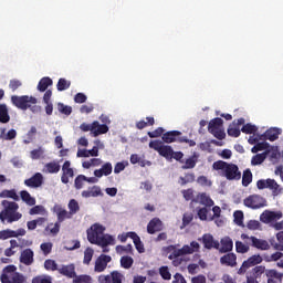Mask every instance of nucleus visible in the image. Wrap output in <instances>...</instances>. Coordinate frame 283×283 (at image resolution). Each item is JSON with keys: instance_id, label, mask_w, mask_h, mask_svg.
<instances>
[{"instance_id": "1", "label": "nucleus", "mask_w": 283, "mask_h": 283, "mask_svg": "<svg viewBox=\"0 0 283 283\" xmlns=\"http://www.w3.org/2000/svg\"><path fill=\"white\" fill-rule=\"evenodd\" d=\"M164 253H169L168 260H171L172 266H180L185 262L184 255H193L200 251V243L198 241H191L190 245L185 244L181 249L177 245H168L163 248Z\"/></svg>"}, {"instance_id": "2", "label": "nucleus", "mask_w": 283, "mask_h": 283, "mask_svg": "<svg viewBox=\"0 0 283 283\" xmlns=\"http://www.w3.org/2000/svg\"><path fill=\"white\" fill-rule=\"evenodd\" d=\"M212 169H214V171H221V176L227 180L238 181L242 179V171H240V167L233 163L218 160L213 163Z\"/></svg>"}, {"instance_id": "3", "label": "nucleus", "mask_w": 283, "mask_h": 283, "mask_svg": "<svg viewBox=\"0 0 283 283\" xmlns=\"http://www.w3.org/2000/svg\"><path fill=\"white\" fill-rule=\"evenodd\" d=\"M3 209L0 212V221L6 224H12V222H19L23 214L19 212V203L14 201L2 200L1 202Z\"/></svg>"}, {"instance_id": "4", "label": "nucleus", "mask_w": 283, "mask_h": 283, "mask_svg": "<svg viewBox=\"0 0 283 283\" xmlns=\"http://www.w3.org/2000/svg\"><path fill=\"white\" fill-rule=\"evenodd\" d=\"M11 103L12 105H14V107H18V109H22L23 112H25V109H32V112H34V107H32V105H36L38 99L36 97L28 95H12Z\"/></svg>"}, {"instance_id": "5", "label": "nucleus", "mask_w": 283, "mask_h": 283, "mask_svg": "<svg viewBox=\"0 0 283 283\" xmlns=\"http://www.w3.org/2000/svg\"><path fill=\"white\" fill-rule=\"evenodd\" d=\"M256 188L262 189H269L272 192L273 198H277L280 193H282L283 188L275 181V179H260L256 181Z\"/></svg>"}, {"instance_id": "6", "label": "nucleus", "mask_w": 283, "mask_h": 283, "mask_svg": "<svg viewBox=\"0 0 283 283\" xmlns=\"http://www.w3.org/2000/svg\"><path fill=\"white\" fill-rule=\"evenodd\" d=\"M148 146L150 149L157 151L159 156L166 158V160H171L174 154V148L171 146L165 145L161 140H151Z\"/></svg>"}, {"instance_id": "7", "label": "nucleus", "mask_w": 283, "mask_h": 283, "mask_svg": "<svg viewBox=\"0 0 283 283\" xmlns=\"http://www.w3.org/2000/svg\"><path fill=\"white\" fill-rule=\"evenodd\" d=\"M243 205L249 209H262L266 207V199L260 195H250L243 200Z\"/></svg>"}, {"instance_id": "8", "label": "nucleus", "mask_w": 283, "mask_h": 283, "mask_svg": "<svg viewBox=\"0 0 283 283\" xmlns=\"http://www.w3.org/2000/svg\"><path fill=\"white\" fill-rule=\"evenodd\" d=\"M241 240H250V245L253 247V249H258V251H269L271 249V244H269V241L264 239H258L256 237H249L247 233L241 234Z\"/></svg>"}, {"instance_id": "9", "label": "nucleus", "mask_w": 283, "mask_h": 283, "mask_svg": "<svg viewBox=\"0 0 283 283\" xmlns=\"http://www.w3.org/2000/svg\"><path fill=\"white\" fill-rule=\"evenodd\" d=\"M105 233V227L98 223H94L88 230H87V240L91 242V244H95L98 242V240L102 238V235Z\"/></svg>"}, {"instance_id": "10", "label": "nucleus", "mask_w": 283, "mask_h": 283, "mask_svg": "<svg viewBox=\"0 0 283 283\" xmlns=\"http://www.w3.org/2000/svg\"><path fill=\"white\" fill-rule=\"evenodd\" d=\"M282 211L265 210L260 216V220L261 222H263V224H271L273 222H277V220H282Z\"/></svg>"}, {"instance_id": "11", "label": "nucleus", "mask_w": 283, "mask_h": 283, "mask_svg": "<svg viewBox=\"0 0 283 283\" xmlns=\"http://www.w3.org/2000/svg\"><path fill=\"white\" fill-rule=\"evenodd\" d=\"M266 273V266L264 265H256L254 266L247 275L248 283H260L258 280L262 277Z\"/></svg>"}, {"instance_id": "12", "label": "nucleus", "mask_w": 283, "mask_h": 283, "mask_svg": "<svg viewBox=\"0 0 283 283\" xmlns=\"http://www.w3.org/2000/svg\"><path fill=\"white\" fill-rule=\"evenodd\" d=\"M262 256L260 254H254L245 260L241 268L239 269V274L242 275L245 271H249L251 266H258V264H262Z\"/></svg>"}, {"instance_id": "13", "label": "nucleus", "mask_w": 283, "mask_h": 283, "mask_svg": "<svg viewBox=\"0 0 283 283\" xmlns=\"http://www.w3.org/2000/svg\"><path fill=\"white\" fill-rule=\"evenodd\" d=\"M164 229L165 224L158 217L153 218L147 224V233H149V235H154V233H160V231Z\"/></svg>"}, {"instance_id": "14", "label": "nucleus", "mask_w": 283, "mask_h": 283, "mask_svg": "<svg viewBox=\"0 0 283 283\" xmlns=\"http://www.w3.org/2000/svg\"><path fill=\"white\" fill-rule=\"evenodd\" d=\"M24 185L30 189H39V187H43V174L35 172L32 177L24 180Z\"/></svg>"}, {"instance_id": "15", "label": "nucleus", "mask_w": 283, "mask_h": 283, "mask_svg": "<svg viewBox=\"0 0 283 283\" xmlns=\"http://www.w3.org/2000/svg\"><path fill=\"white\" fill-rule=\"evenodd\" d=\"M70 178H74V169L72 168V163L66 160L62 166L61 182H63V185H67L70 182Z\"/></svg>"}, {"instance_id": "16", "label": "nucleus", "mask_w": 283, "mask_h": 283, "mask_svg": "<svg viewBox=\"0 0 283 283\" xmlns=\"http://www.w3.org/2000/svg\"><path fill=\"white\" fill-rule=\"evenodd\" d=\"M181 136L182 133L180 130H169L163 134L161 140L167 145H171V143H180Z\"/></svg>"}, {"instance_id": "17", "label": "nucleus", "mask_w": 283, "mask_h": 283, "mask_svg": "<svg viewBox=\"0 0 283 283\" xmlns=\"http://www.w3.org/2000/svg\"><path fill=\"white\" fill-rule=\"evenodd\" d=\"M112 262V256L107 254H101L95 261V273H103L107 269V264Z\"/></svg>"}, {"instance_id": "18", "label": "nucleus", "mask_w": 283, "mask_h": 283, "mask_svg": "<svg viewBox=\"0 0 283 283\" xmlns=\"http://www.w3.org/2000/svg\"><path fill=\"white\" fill-rule=\"evenodd\" d=\"M201 242L205 247V249H208V251H211V249H220V241L216 240L213 238V234L206 233L201 238Z\"/></svg>"}, {"instance_id": "19", "label": "nucleus", "mask_w": 283, "mask_h": 283, "mask_svg": "<svg viewBox=\"0 0 283 283\" xmlns=\"http://www.w3.org/2000/svg\"><path fill=\"white\" fill-rule=\"evenodd\" d=\"M20 262L25 266H32L34 264V251L30 248L23 250L20 255Z\"/></svg>"}, {"instance_id": "20", "label": "nucleus", "mask_w": 283, "mask_h": 283, "mask_svg": "<svg viewBox=\"0 0 283 283\" xmlns=\"http://www.w3.org/2000/svg\"><path fill=\"white\" fill-rule=\"evenodd\" d=\"M1 283H25V275L15 272L10 276L8 274H1L0 276Z\"/></svg>"}, {"instance_id": "21", "label": "nucleus", "mask_w": 283, "mask_h": 283, "mask_svg": "<svg viewBox=\"0 0 283 283\" xmlns=\"http://www.w3.org/2000/svg\"><path fill=\"white\" fill-rule=\"evenodd\" d=\"M219 253H231L233 251V240L231 237H224L220 240L219 249H217Z\"/></svg>"}, {"instance_id": "22", "label": "nucleus", "mask_w": 283, "mask_h": 283, "mask_svg": "<svg viewBox=\"0 0 283 283\" xmlns=\"http://www.w3.org/2000/svg\"><path fill=\"white\" fill-rule=\"evenodd\" d=\"M220 264H222V266H238V255L233 252H228L220 258Z\"/></svg>"}, {"instance_id": "23", "label": "nucleus", "mask_w": 283, "mask_h": 283, "mask_svg": "<svg viewBox=\"0 0 283 283\" xmlns=\"http://www.w3.org/2000/svg\"><path fill=\"white\" fill-rule=\"evenodd\" d=\"M280 134H282V129L275 127L270 128L263 135H261L260 140H270L273 143L280 138Z\"/></svg>"}, {"instance_id": "24", "label": "nucleus", "mask_w": 283, "mask_h": 283, "mask_svg": "<svg viewBox=\"0 0 283 283\" xmlns=\"http://www.w3.org/2000/svg\"><path fill=\"white\" fill-rule=\"evenodd\" d=\"M265 276L268 277V283H282L283 280V273L275 269L265 271Z\"/></svg>"}, {"instance_id": "25", "label": "nucleus", "mask_w": 283, "mask_h": 283, "mask_svg": "<svg viewBox=\"0 0 283 283\" xmlns=\"http://www.w3.org/2000/svg\"><path fill=\"white\" fill-rule=\"evenodd\" d=\"M57 271L60 275H64V277H69L71 280L76 277V266L74 263L62 265Z\"/></svg>"}, {"instance_id": "26", "label": "nucleus", "mask_w": 283, "mask_h": 283, "mask_svg": "<svg viewBox=\"0 0 283 283\" xmlns=\"http://www.w3.org/2000/svg\"><path fill=\"white\" fill-rule=\"evenodd\" d=\"M109 132V127L107 124H101L98 120L92 123V134L93 136H101V134H107Z\"/></svg>"}, {"instance_id": "27", "label": "nucleus", "mask_w": 283, "mask_h": 283, "mask_svg": "<svg viewBox=\"0 0 283 283\" xmlns=\"http://www.w3.org/2000/svg\"><path fill=\"white\" fill-rule=\"evenodd\" d=\"M114 167L112 166V163H105L102 165L101 169L94 170L95 178H103V176H111Z\"/></svg>"}, {"instance_id": "28", "label": "nucleus", "mask_w": 283, "mask_h": 283, "mask_svg": "<svg viewBox=\"0 0 283 283\" xmlns=\"http://www.w3.org/2000/svg\"><path fill=\"white\" fill-rule=\"evenodd\" d=\"M98 196H103V190H101L99 186H93L82 191V198H98Z\"/></svg>"}, {"instance_id": "29", "label": "nucleus", "mask_w": 283, "mask_h": 283, "mask_svg": "<svg viewBox=\"0 0 283 283\" xmlns=\"http://www.w3.org/2000/svg\"><path fill=\"white\" fill-rule=\"evenodd\" d=\"M17 138V129H9L7 132L6 127L0 128V140H14Z\"/></svg>"}, {"instance_id": "30", "label": "nucleus", "mask_w": 283, "mask_h": 283, "mask_svg": "<svg viewBox=\"0 0 283 283\" xmlns=\"http://www.w3.org/2000/svg\"><path fill=\"white\" fill-rule=\"evenodd\" d=\"M198 158H200V155L193 153L192 156L186 159L185 164L181 166V169H195L196 165H198Z\"/></svg>"}, {"instance_id": "31", "label": "nucleus", "mask_w": 283, "mask_h": 283, "mask_svg": "<svg viewBox=\"0 0 283 283\" xmlns=\"http://www.w3.org/2000/svg\"><path fill=\"white\" fill-rule=\"evenodd\" d=\"M54 211H55V213H56V216H57V221L59 222H64L65 220H70V219H72V213H70V211H67V210H65V209H63V208H61V207H56L55 209H54Z\"/></svg>"}, {"instance_id": "32", "label": "nucleus", "mask_w": 283, "mask_h": 283, "mask_svg": "<svg viewBox=\"0 0 283 283\" xmlns=\"http://www.w3.org/2000/svg\"><path fill=\"white\" fill-rule=\"evenodd\" d=\"M20 198L25 205H29V207H34L36 205V199L28 192V190L20 191Z\"/></svg>"}, {"instance_id": "33", "label": "nucleus", "mask_w": 283, "mask_h": 283, "mask_svg": "<svg viewBox=\"0 0 283 283\" xmlns=\"http://www.w3.org/2000/svg\"><path fill=\"white\" fill-rule=\"evenodd\" d=\"M53 81L50 77H42L38 83V92H46L48 87H52Z\"/></svg>"}, {"instance_id": "34", "label": "nucleus", "mask_w": 283, "mask_h": 283, "mask_svg": "<svg viewBox=\"0 0 283 283\" xmlns=\"http://www.w3.org/2000/svg\"><path fill=\"white\" fill-rule=\"evenodd\" d=\"M97 247H109L115 244V239L111 234H103L102 238L95 243Z\"/></svg>"}, {"instance_id": "35", "label": "nucleus", "mask_w": 283, "mask_h": 283, "mask_svg": "<svg viewBox=\"0 0 283 283\" xmlns=\"http://www.w3.org/2000/svg\"><path fill=\"white\" fill-rule=\"evenodd\" d=\"M130 240H133L136 251L138 253H145V244L140 240V237L135 232V234H130Z\"/></svg>"}, {"instance_id": "36", "label": "nucleus", "mask_w": 283, "mask_h": 283, "mask_svg": "<svg viewBox=\"0 0 283 283\" xmlns=\"http://www.w3.org/2000/svg\"><path fill=\"white\" fill-rule=\"evenodd\" d=\"M9 120L10 113H8V105L0 104V123H2V125H6Z\"/></svg>"}, {"instance_id": "37", "label": "nucleus", "mask_w": 283, "mask_h": 283, "mask_svg": "<svg viewBox=\"0 0 283 283\" xmlns=\"http://www.w3.org/2000/svg\"><path fill=\"white\" fill-rule=\"evenodd\" d=\"M46 174H59L61 171V165L56 161H51L44 166Z\"/></svg>"}, {"instance_id": "38", "label": "nucleus", "mask_w": 283, "mask_h": 283, "mask_svg": "<svg viewBox=\"0 0 283 283\" xmlns=\"http://www.w3.org/2000/svg\"><path fill=\"white\" fill-rule=\"evenodd\" d=\"M222 125H224V120L220 117H216L209 122L208 132H211V129H221Z\"/></svg>"}, {"instance_id": "39", "label": "nucleus", "mask_w": 283, "mask_h": 283, "mask_svg": "<svg viewBox=\"0 0 283 283\" xmlns=\"http://www.w3.org/2000/svg\"><path fill=\"white\" fill-rule=\"evenodd\" d=\"M197 200H199L200 205H203L205 207H213L214 205L211 197L207 196L205 192L199 193Z\"/></svg>"}, {"instance_id": "40", "label": "nucleus", "mask_w": 283, "mask_h": 283, "mask_svg": "<svg viewBox=\"0 0 283 283\" xmlns=\"http://www.w3.org/2000/svg\"><path fill=\"white\" fill-rule=\"evenodd\" d=\"M253 182V172H251V169H245L242 175V186L249 187V185Z\"/></svg>"}, {"instance_id": "41", "label": "nucleus", "mask_w": 283, "mask_h": 283, "mask_svg": "<svg viewBox=\"0 0 283 283\" xmlns=\"http://www.w3.org/2000/svg\"><path fill=\"white\" fill-rule=\"evenodd\" d=\"M69 212L74 216L81 211V206H78V201L76 199H71L67 205Z\"/></svg>"}, {"instance_id": "42", "label": "nucleus", "mask_w": 283, "mask_h": 283, "mask_svg": "<svg viewBox=\"0 0 283 283\" xmlns=\"http://www.w3.org/2000/svg\"><path fill=\"white\" fill-rule=\"evenodd\" d=\"M71 85H72V82L61 77L56 84L57 92H65V90H70Z\"/></svg>"}, {"instance_id": "43", "label": "nucleus", "mask_w": 283, "mask_h": 283, "mask_svg": "<svg viewBox=\"0 0 283 283\" xmlns=\"http://www.w3.org/2000/svg\"><path fill=\"white\" fill-rule=\"evenodd\" d=\"M45 233H50L51 235H57L59 231H61V224L56 222L55 224L50 223L45 229Z\"/></svg>"}, {"instance_id": "44", "label": "nucleus", "mask_w": 283, "mask_h": 283, "mask_svg": "<svg viewBox=\"0 0 283 283\" xmlns=\"http://www.w3.org/2000/svg\"><path fill=\"white\" fill-rule=\"evenodd\" d=\"M233 218H234V223L238 227H244V212H242L241 210H237L233 213Z\"/></svg>"}, {"instance_id": "45", "label": "nucleus", "mask_w": 283, "mask_h": 283, "mask_svg": "<svg viewBox=\"0 0 283 283\" xmlns=\"http://www.w3.org/2000/svg\"><path fill=\"white\" fill-rule=\"evenodd\" d=\"M0 198H11L12 200H19V195H17V190H2L0 193Z\"/></svg>"}, {"instance_id": "46", "label": "nucleus", "mask_w": 283, "mask_h": 283, "mask_svg": "<svg viewBox=\"0 0 283 283\" xmlns=\"http://www.w3.org/2000/svg\"><path fill=\"white\" fill-rule=\"evenodd\" d=\"M120 266L123 269H132L134 266V259L132 256H122Z\"/></svg>"}, {"instance_id": "47", "label": "nucleus", "mask_w": 283, "mask_h": 283, "mask_svg": "<svg viewBox=\"0 0 283 283\" xmlns=\"http://www.w3.org/2000/svg\"><path fill=\"white\" fill-rule=\"evenodd\" d=\"M45 154V150L43 147H39L38 149H33L30 151V157L32 160H39V158H43V155Z\"/></svg>"}, {"instance_id": "48", "label": "nucleus", "mask_w": 283, "mask_h": 283, "mask_svg": "<svg viewBox=\"0 0 283 283\" xmlns=\"http://www.w3.org/2000/svg\"><path fill=\"white\" fill-rule=\"evenodd\" d=\"M210 134H212V136H214V138H217L218 140H224V138H227V133H224V128H217V129H211L209 132Z\"/></svg>"}, {"instance_id": "49", "label": "nucleus", "mask_w": 283, "mask_h": 283, "mask_svg": "<svg viewBox=\"0 0 283 283\" xmlns=\"http://www.w3.org/2000/svg\"><path fill=\"white\" fill-rule=\"evenodd\" d=\"M44 269L46 271H59V264H56V261L48 259L44 261Z\"/></svg>"}, {"instance_id": "50", "label": "nucleus", "mask_w": 283, "mask_h": 283, "mask_svg": "<svg viewBox=\"0 0 283 283\" xmlns=\"http://www.w3.org/2000/svg\"><path fill=\"white\" fill-rule=\"evenodd\" d=\"M73 283H92V276L87 274L75 275Z\"/></svg>"}, {"instance_id": "51", "label": "nucleus", "mask_w": 283, "mask_h": 283, "mask_svg": "<svg viewBox=\"0 0 283 283\" xmlns=\"http://www.w3.org/2000/svg\"><path fill=\"white\" fill-rule=\"evenodd\" d=\"M57 112H60V114H64V116H70V114H72V106L57 103Z\"/></svg>"}, {"instance_id": "52", "label": "nucleus", "mask_w": 283, "mask_h": 283, "mask_svg": "<svg viewBox=\"0 0 283 283\" xmlns=\"http://www.w3.org/2000/svg\"><path fill=\"white\" fill-rule=\"evenodd\" d=\"M125 276L118 271L111 272V283H123Z\"/></svg>"}, {"instance_id": "53", "label": "nucleus", "mask_w": 283, "mask_h": 283, "mask_svg": "<svg viewBox=\"0 0 283 283\" xmlns=\"http://www.w3.org/2000/svg\"><path fill=\"white\" fill-rule=\"evenodd\" d=\"M14 235H17V231L14 230L7 229L0 231V240H8L14 238Z\"/></svg>"}, {"instance_id": "54", "label": "nucleus", "mask_w": 283, "mask_h": 283, "mask_svg": "<svg viewBox=\"0 0 283 283\" xmlns=\"http://www.w3.org/2000/svg\"><path fill=\"white\" fill-rule=\"evenodd\" d=\"M235 251L237 253H249L250 248L248 244H244L242 241H235Z\"/></svg>"}, {"instance_id": "55", "label": "nucleus", "mask_w": 283, "mask_h": 283, "mask_svg": "<svg viewBox=\"0 0 283 283\" xmlns=\"http://www.w3.org/2000/svg\"><path fill=\"white\" fill-rule=\"evenodd\" d=\"M266 160V155L264 154H256L252 157L251 159V165L256 166V165H262Z\"/></svg>"}, {"instance_id": "56", "label": "nucleus", "mask_w": 283, "mask_h": 283, "mask_svg": "<svg viewBox=\"0 0 283 283\" xmlns=\"http://www.w3.org/2000/svg\"><path fill=\"white\" fill-rule=\"evenodd\" d=\"M242 130H240V127L230 125L228 128V136H231L232 138H239Z\"/></svg>"}, {"instance_id": "57", "label": "nucleus", "mask_w": 283, "mask_h": 283, "mask_svg": "<svg viewBox=\"0 0 283 283\" xmlns=\"http://www.w3.org/2000/svg\"><path fill=\"white\" fill-rule=\"evenodd\" d=\"M159 275L163 280H171V272H169V266L163 265L159 268Z\"/></svg>"}, {"instance_id": "58", "label": "nucleus", "mask_w": 283, "mask_h": 283, "mask_svg": "<svg viewBox=\"0 0 283 283\" xmlns=\"http://www.w3.org/2000/svg\"><path fill=\"white\" fill-rule=\"evenodd\" d=\"M92 258H94V250L92 248H87L84 251L83 264H90V262H92Z\"/></svg>"}, {"instance_id": "59", "label": "nucleus", "mask_w": 283, "mask_h": 283, "mask_svg": "<svg viewBox=\"0 0 283 283\" xmlns=\"http://www.w3.org/2000/svg\"><path fill=\"white\" fill-rule=\"evenodd\" d=\"M34 136H36V128L34 126H32L27 134L28 139L23 140L24 145H30V143H32V140H34Z\"/></svg>"}, {"instance_id": "60", "label": "nucleus", "mask_w": 283, "mask_h": 283, "mask_svg": "<svg viewBox=\"0 0 283 283\" xmlns=\"http://www.w3.org/2000/svg\"><path fill=\"white\" fill-rule=\"evenodd\" d=\"M241 132L243 134H255V132H258V127L252 124H245L242 126Z\"/></svg>"}, {"instance_id": "61", "label": "nucleus", "mask_w": 283, "mask_h": 283, "mask_svg": "<svg viewBox=\"0 0 283 283\" xmlns=\"http://www.w3.org/2000/svg\"><path fill=\"white\" fill-rule=\"evenodd\" d=\"M85 180H87V177H85V175H78L75 180H74V187L75 189H81L85 182Z\"/></svg>"}, {"instance_id": "62", "label": "nucleus", "mask_w": 283, "mask_h": 283, "mask_svg": "<svg viewBox=\"0 0 283 283\" xmlns=\"http://www.w3.org/2000/svg\"><path fill=\"white\" fill-rule=\"evenodd\" d=\"M147 134L149 138H160V136L163 137V135L165 134V128L158 127L157 129L148 132Z\"/></svg>"}, {"instance_id": "63", "label": "nucleus", "mask_w": 283, "mask_h": 283, "mask_svg": "<svg viewBox=\"0 0 283 283\" xmlns=\"http://www.w3.org/2000/svg\"><path fill=\"white\" fill-rule=\"evenodd\" d=\"M116 251L117 253H132V251H134V248L132 247V244L117 245Z\"/></svg>"}, {"instance_id": "64", "label": "nucleus", "mask_w": 283, "mask_h": 283, "mask_svg": "<svg viewBox=\"0 0 283 283\" xmlns=\"http://www.w3.org/2000/svg\"><path fill=\"white\" fill-rule=\"evenodd\" d=\"M32 283H52V279L50 276H35Z\"/></svg>"}]
</instances>
